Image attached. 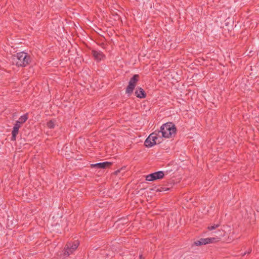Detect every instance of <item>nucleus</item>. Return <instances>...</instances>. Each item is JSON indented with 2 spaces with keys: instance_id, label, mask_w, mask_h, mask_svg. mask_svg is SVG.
<instances>
[{
  "instance_id": "2eb2a0df",
  "label": "nucleus",
  "mask_w": 259,
  "mask_h": 259,
  "mask_svg": "<svg viewBox=\"0 0 259 259\" xmlns=\"http://www.w3.org/2000/svg\"><path fill=\"white\" fill-rule=\"evenodd\" d=\"M220 226L219 224H214L213 225L210 226L208 227V229L209 230H213L218 228Z\"/></svg>"
},
{
  "instance_id": "f257e3e1",
  "label": "nucleus",
  "mask_w": 259,
  "mask_h": 259,
  "mask_svg": "<svg viewBox=\"0 0 259 259\" xmlns=\"http://www.w3.org/2000/svg\"><path fill=\"white\" fill-rule=\"evenodd\" d=\"M159 132L162 138H170L175 135L176 127L173 123L167 122L161 126Z\"/></svg>"
},
{
  "instance_id": "39448f33",
  "label": "nucleus",
  "mask_w": 259,
  "mask_h": 259,
  "mask_svg": "<svg viewBox=\"0 0 259 259\" xmlns=\"http://www.w3.org/2000/svg\"><path fill=\"white\" fill-rule=\"evenodd\" d=\"M166 174L167 172L163 171H156L147 175L146 176V180L148 181H153L157 180H160L162 179Z\"/></svg>"
},
{
  "instance_id": "f8f14e48",
  "label": "nucleus",
  "mask_w": 259,
  "mask_h": 259,
  "mask_svg": "<svg viewBox=\"0 0 259 259\" xmlns=\"http://www.w3.org/2000/svg\"><path fill=\"white\" fill-rule=\"evenodd\" d=\"M196 246H199L201 245H205L208 244L207 238H201L199 240H197L194 242Z\"/></svg>"
},
{
  "instance_id": "20e7f679",
  "label": "nucleus",
  "mask_w": 259,
  "mask_h": 259,
  "mask_svg": "<svg viewBox=\"0 0 259 259\" xmlns=\"http://www.w3.org/2000/svg\"><path fill=\"white\" fill-rule=\"evenodd\" d=\"M79 244V242L77 240L67 243L64 249V256H68L72 254L77 249Z\"/></svg>"
},
{
  "instance_id": "4468645a",
  "label": "nucleus",
  "mask_w": 259,
  "mask_h": 259,
  "mask_svg": "<svg viewBox=\"0 0 259 259\" xmlns=\"http://www.w3.org/2000/svg\"><path fill=\"white\" fill-rule=\"evenodd\" d=\"M47 126L50 128H53L55 126V123L54 120H50L47 122Z\"/></svg>"
},
{
  "instance_id": "f03ea898",
  "label": "nucleus",
  "mask_w": 259,
  "mask_h": 259,
  "mask_svg": "<svg viewBox=\"0 0 259 259\" xmlns=\"http://www.w3.org/2000/svg\"><path fill=\"white\" fill-rule=\"evenodd\" d=\"M13 63L18 66H25L30 61V57L27 54L21 52L17 53L16 55L13 56Z\"/></svg>"
},
{
  "instance_id": "1a4fd4ad",
  "label": "nucleus",
  "mask_w": 259,
  "mask_h": 259,
  "mask_svg": "<svg viewBox=\"0 0 259 259\" xmlns=\"http://www.w3.org/2000/svg\"><path fill=\"white\" fill-rule=\"evenodd\" d=\"M20 125L18 123H15L13 128V131L12 132V137L11 140L15 141L16 140V136L18 134L19 128L20 127Z\"/></svg>"
},
{
  "instance_id": "9d476101",
  "label": "nucleus",
  "mask_w": 259,
  "mask_h": 259,
  "mask_svg": "<svg viewBox=\"0 0 259 259\" xmlns=\"http://www.w3.org/2000/svg\"><path fill=\"white\" fill-rule=\"evenodd\" d=\"M135 95L139 98H144L146 97L145 92L142 88L138 89L135 92Z\"/></svg>"
},
{
  "instance_id": "9b49d317",
  "label": "nucleus",
  "mask_w": 259,
  "mask_h": 259,
  "mask_svg": "<svg viewBox=\"0 0 259 259\" xmlns=\"http://www.w3.org/2000/svg\"><path fill=\"white\" fill-rule=\"evenodd\" d=\"M28 119L27 114H25L21 116L18 120L16 121V123L19 124L21 126V124L24 123Z\"/></svg>"
},
{
  "instance_id": "ddd939ff",
  "label": "nucleus",
  "mask_w": 259,
  "mask_h": 259,
  "mask_svg": "<svg viewBox=\"0 0 259 259\" xmlns=\"http://www.w3.org/2000/svg\"><path fill=\"white\" fill-rule=\"evenodd\" d=\"M223 235L224 234L221 233L220 237L207 238L208 244L219 241L221 239V237H222Z\"/></svg>"
},
{
  "instance_id": "0eeeda50",
  "label": "nucleus",
  "mask_w": 259,
  "mask_h": 259,
  "mask_svg": "<svg viewBox=\"0 0 259 259\" xmlns=\"http://www.w3.org/2000/svg\"><path fill=\"white\" fill-rule=\"evenodd\" d=\"M92 54H93L94 58L97 61H100L102 60H104L105 58V56L100 50H93Z\"/></svg>"
},
{
  "instance_id": "7ed1b4c3",
  "label": "nucleus",
  "mask_w": 259,
  "mask_h": 259,
  "mask_svg": "<svg viewBox=\"0 0 259 259\" xmlns=\"http://www.w3.org/2000/svg\"><path fill=\"white\" fill-rule=\"evenodd\" d=\"M162 140V137H161L159 131H155L146 139L144 144L147 147H151L157 144L160 143Z\"/></svg>"
},
{
  "instance_id": "6e6552de",
  "label": "nucleus",
  "mask_w": 259,
  "mask_h": 259,
  "mask_svg": "<svg viewBox=\"0 0 259 259\" xmlns=\"http://www.w3.org/2000/svg\"><path fill=\"white\" fill-rule=\"evenodd\" d=\"M111 164L110 162H103L92 164V166L97 168H105Z\"/></svg>"
},
{
  "instance_id": "dca6fc26",
  "label": "nucleus",
  "mask_w": 259,
  "mask_h": 259,
  "mask_svg": "<svg viewBox=\"0 0 259 259\" xmlns=\"http://www.w3.org/2000/svg\"><path fill=\"white\" fill-rule=\"evenodd\" d=\"M139 257H140V259H143V256H142V255H140L139 256Z\"/></svg>"
},
{
  "instance_id": "423d86ee",
  "label": "nucleus",
  "mask_w": 259,
  "mask_h": 259,
  "mask_svg": "<svg viewBox=\"0 0 259 259\" xmlns=\"http://www.w3.org/2000/svg\"><path fill=\"white\" fill-rule=\"evenodd\" d=\"M138 75H135L132 77L128 82V85L126 89V93L131 95L136 87L137 82L138 80Z\"/></svg>"
}]
</instances>
